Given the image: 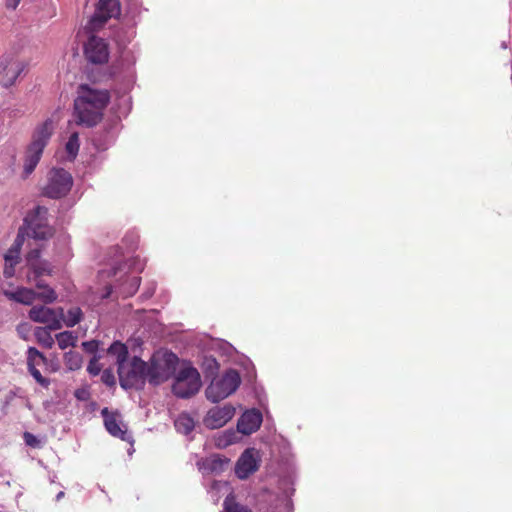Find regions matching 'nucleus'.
I'll use <instances>...</instances> for the list:
<instances>
[{"mask_svg": "<svg viewBox=\"0 0 512 512\" xmlns=\"http://www.w3.org/2000/svg\"><path fill=\"white\" fill-rule=\"evenodd\" d=\"M110 101L108 90H97L88 84L78 88V96L74 100L76 122L86 127H94L103 117V110Z\"/></svg>", "mask_w": 512, "mask_h": 512, "instance_id": "obj_1", "label": "nucleus"}, {"mask_svg": "<svg viewBox=\"0 0 512 512\" xmlns=\"http://www.w3.org/2000/svg\"><path fill=\"white\" fill-rule=\"evenodd\" d=\"M54 131L53 121L48 118L38 125L33 132L32 141L25 152L24 175L29 176L39 163L43 150Z\"/></svg>", "mask_w": 512, "mask_h": 512, "instance_id": "obj_2", "label": "nucleus"}, {"mask_svg": "<svg viewBox=\"0 0 512 512\" xmlns=\"http://www.w3.org/2000/svg\"><path fill=\"white\" fill-rule=\"evenodd\" d=\"M201 387V377L198 370L190 362H184L175 375L172 384L173 394L181 399H188L198 393Z\"/></svg>", "mask_w": 512, "mask_h": 512, "instance_id": "obj_3", "label": "nucleus"}, {"mask_svg": "<svg viewBox=\"0 0 512 512\" xmlns=\"http://www.w3.org/2000/svg\"><path fill=\"white\" fill-rule=\"evenodd\" d=\"M241 383L237 370L228 369L221 377H214L205 390L206 398L212 403H218L233 394Z\"/></svg>", "mask_w": 512, "mask_h": 512, "instance_id": "obj_4", "label": "nucleus"}, {"mask_svg": "<svg viewBox=\"0 0 512 512\" xmlns=\"http://www.w3.org/2000/svg\"><path fill=\"white\" fill-rule=\"evenodd\" d=\"M119 383L124 390L140 389L150 379L149 364L138 356H134L130 368L125 372V367H118Z\"/></svg>", "mask_w": 512, "mask_h": 512, "instance_id": "obj_5", "label": "nucleus"}, {"mask_svg": "<svg viewBox=\"0 0 512 512\" xmlns=\"http://www.w3.org/2000/svg\"><path fill=\"white\" fill-rule=\"evenodd\" d=\"M179 364L178 356L172 351H165L161 356H153L149 363L151 385H159L176 375Z\"/></svg>", "mask_w": 512, "mask_h": 512, "instance_id": "obj_6", "label": "nucleus"}, {"mask_svg": "<svg viewBox=\"0 0 512 512\" xmlns=\"http://www.w3.org/2000/svg\"><path fill=\"white\" fill-rule=\"evenodd\" d=\"M48 209L37 206L24 218L31 236L36 240H47L54 235V229L48 223Z\"/></svg>", "mask_w": 512, "mask_h": 512, "instance_id": "obj_7", "label": "nucleus"}, {"mask_svg": "<svg viewBox=\"0 0 512 512\" xmlns=\"http://www.w3.org/2000/svg\"><path fill=\"white\" fill-rule=\"evenodd\" d=\"M73 185L72 175L63 168H53L49 173V181L44 188V195L51 199L66 196Z\"/></svg>", "mask_w": 512, "mask_h": 512, "instance_id": "obj_8", "label": "nucleus"}, {"mask_svg": "<svg viewBox=\"0 0 512 512\" xmlns=\"http://www.w3.org/2000/svg\"><path fill=\"white\" fill-rule=\"evenodd\" d=\"M121 13L119 0H100L90 23L93 28H101L110 18H117Z\"/></svg>", "mask_w": 512, "mask_h": 512, "instance_id": "obj_9", "label": "nucleus"}, {"mask_svg": "<svg viewBox=\"0 0 512 512\" xmlns=\"http://www.w3.org/2000/svg\"><path fill=\"white\" fill-rule=\"evenodd\" d=\"M84 54L88 62L103 64L108 61V44L103 38L91 36L84 47Z\"/></svg>", "mask_w": 512, "mask_h": 512, "instance_id": "obj_10", "label": "nucleus"}, {"mask_svg": "<svg viewBox=\"0 0 512 512\" xmlns=\"http://www.w3.org/2000/svg\"><path fill=\"white\" fill-rule=\"evenodd\" d=\"M235 414V408L232 405L211 408L204 417L203 423L209 429H218L223 427Z\"/></svg>", "mask_w": 512, "mask_h": 512, "instance_id": "obj_11", "label": "nucleus"}, {"mask_svg": "<svg viewBox=\"0 0 512 512\" xmlns=\"http://www.w3.org/2000/svg\"><path fill=\"white\" fill-rule=\"evenodd\" d=\"M259 468V459L255 456V449L248 448L238 458L235 465V474L241 479H247Z\"/></svg>", "mask_w": 512, "mask_h": 512, "instance_id": "obj_12", "label": "nucleus"}, {"mask_svg": "<svg viewBox=\"0 0 512 512\" xmlns=\"http://www.w3.org/2000/svg\"><path fill=\"white\" fill-rule=\"evenodd\" d=\"M262 420V413L258 409L247 410L238 419L237 429L243 435H250L260 428Z\"/></svg>", "mask_w": 512, "mask_h": 512, "instance_id": "obj_13", "label": "nucleus"}, {"mask_svg": "<svg viewBox=\"0 0 512 512\" xmlns=\"http://www.w3.org/2000/svg\"><path fill=\"white\" fill-rule=\"evenodd\" d=\"M230 459L219 454L211 455L205 459H202L197 464L199 470L203 473H210L219 475L223 473L229 466Z\"/></svg>", "mask_w": 512, "mask_h": 512, "instance_id": "obj_14", "label": "nucleus"}, {"mask_svg": "<svg viewBox=\"0 0 512 512\" xmlns=\"http://www.w3.org/2000/svg\"><path fill=\"white\" fill-rule=\"evenodd\" d=\"M101 414L104 418V425L106 430L114 437H118L123 441L133 443L132 435L127 431V429H122L120 424L117 422L116 415L114 413H110L108 408H104L101 411Z\"/></svg>", "mask_w": 512, "mask_h": 512, "instance_id": "obj_15", "label": "nucleus"}, {"mask_svg": "<svg viewBox=\"0 0 512 512\" xmlns=\"http://www.w3.org/2000/svg\"><path fill=\"white\" fill-rule=\"evenodd\" d=\"M11 64V58L8 55H2L0 57V75L3 73H6V79L3 83V85L8 88L12 86L17 77L20 75V73L23 71V68L17 65L15 68H12L10 66Z\"/></svg>", "mask_w": 512, "mask_h": 512, "instance_id": "obj_16", "label": "nucleus"}, {"mask_svg": "<svg viewBox=\"0 0 512 512\" xmlns=\"http://www.w3.org/2000/svg\"><path fill=\"white\" fill-rule=\"evenodd\" d=\"M141 278L138 276H132L127 278L125 283H122L115 287V292L118 296L128 298L133 296L140 286Z\"/></svg>", "mask_w": 512, "mask_h": 512, "instance_id": "obj_17", "label": "nucleus"}, {"mask_svg": "<svg viewBox=\"0 0 512 512\" xmlns=\"http://www.w3.org/2000/svg\"><path fill=\"white\" fill-rule=\"evenodd\" d=\"M55 311L52 308L38 305L33 306L29 311V318L37 323L46 324L48 321L52 319Z\"/></svg>", "mask_w": 512, "mask_h": 512, "instance_id": "obj_18", "label": "nucleus"}, {"mask_svg": "<svg viewBox=\"0 0 512 512\" xmlns=\"http://www.w3.org/2000/svg\"><path fill=\"white\" fill-rule=\"evenodd\" d=\"M108 354L117 358L118 367H123L127 361L129 351L125 344L120 341H114L107 350Z\"/></svg>", "mask_w": 512, "mask_h": 512, "instance_id": "obj_19", "label": "nucleus"}, {"mask_svg": "<svg viewBox=\"0 0 512 512\" xmlns=\"http://www.w3.org/2000/svg\"><path fill=\"white\" fill-rule=\"evenodd\" d=\"M177 432L188 435L195 428L194 419L188 413H181L174 422Z\"/></svg>", "mask_w": 512, "mask_h": 512, "instance_id": "obj_20", "label": "nucleus"}, {"mask_svg": "<svg viewBox=\"0 0 512 512\" xmlns=\"http://www.w3.org/2000/svg\"><path fill=\"white\" fill-rule=\"evenodd\" d=\"M221 512H252V510L236 501L235 495L229 493L223 501V510Z\"/></svg>", "mask_w": 512, "mask_h": 512, "instance_id": "obj_21", "label": "nucleus"}, {"mask_svg": "<svg viewBox=\"0 0 512 512\" xmlns=\"http://www.w3.org/2000/svg\"><path fill=\"white\" fill-rule=\"evenodd\" d=\"M201 367H202V371L204 373L205 378L213 379L218 374L219 363L217 362V360L214 357L205 356L203 358Z\"/></svg>", "mask_w": 512, "mask_h": 512, "instance_id": "obj_22", "label": "nucleus"}, {"mask_svg": "<svg viewBox=\"0 0 512 512\" xmlns=\"http://www.w3.org/2000/svg\"><path fill=\"white\" fill-rule=\"evenodd\" d=\"M58 346L60 349L64 350L68 347H75L78 337L73 331H64L56 334L55 336Z\"/></svg>", "mask_w": 512, "mask_h": 512, "instance_id": "obj_23", "label": "nucleus"}, {"mask_svg": "<svg viewBox=\"0 0 512 512\" xmlns=\"http://www.w3.org/2000/svg\"><path fill=\"white\" fill-rule=\"evenodd\" d=\"M34 336L38 343L41 344L44 348L51 349L55 343L53 337L50 334V331H48V328L36 327Z\"/></svg>", "mask_w": 512, "mask_h": 512, "instance_id": "obj_24", "label": "nucleus"}, {"mask_svg": "<svg viewBox=\"0 0 512 512\" xmlns=\"http://www.w3.org/2000/svg\"><path fill=\"white\" fill-rule=\"evenodd\" d=\"M82 356L76 351H68L64 354V362L71 371L78 370L82 366Z\"/></svg>", "mask_w": 512, "mask_h": 512, "instance_id": "obj_25", "label": "nucleus"}, {"mask_svg": "<svg viewBox=\"0 0 512 512\" xmlns=\"http://www.w3.org/2000/svg\"><path fill=\"white\" fill-rule=\"evenodd\" d=\"M79 146V134L77 132H73L65 145V150L70 161H73L76 158L79 151Z\"/></svg>", "mask_w": 512, "mask_h": 512, "instance_id": "obj_26", "label": "nucleus"}, {"mask_svg": "<svg viewBox=\"0 0 512 512\" xmlns=\"http://www.w3.org/2000/svg\"><path fill=\"white\" fill-rule=\"evenodd\" d=\"M41 363L48 365V359L35 347H29L27 350V366L30 364L39 365Z\"/></svg>", "mask_w": 512, "mask_h": 512, "instance_id": "obj_27", "label": "nucleus"}, {"mask_svg": "<svg viewBox=\"0 0 512 512\" xmlns=\"http://www.w3.org/2000/svg\"><path fill=\"white\" fill-rule=\"evenodd\" d=\"M293 485L294 478L291 474L284 475L279 479V489L286 498H290L293 495L295 491Z\"/></svg>", "mask_w": 512, "mask_h": 512, "instance_id": "obj_28", "label": "nucleus"}, {"mask_svg": "<svg viewBox=\"0 0 512 512\" xmlns=\"http://www.w3.org/2000/svg\"><path fill=\"white\" fill-rule=\"evenodd\" d=\"M14 299L19 303L30 305L36 299V292L32 289L23 288L14 294Z\"/></svg>", "mask_w": 512, "mask_h": 512, "instance_id": "obj_29", "label": "nucleus"}, {"mask_svg": "<svg viewBox=\"0 0 512 512\" xmlns=\"http://www.w3.org/2000/svg\"><path fill=\"white\" fill-rule=\"evenodd\" d=\"M34 274V278H40L42 275H51L52 266L51 263L47 260H42L30 268Z\"/></svg>", "mask_w": 512, "mask_h": 512, "instance_id": "obj_30", "label": "nucleus"}, {"mask_svg": "<svg viewBox=\"0 0 512 512\" xmlns=\"http://www.w3.org/2000/svg\"><path fill=\"white\" fill-rule=\"evenodd\" d=\"M82 317V310L79 307H72L67 311L65 324L67 327H74L82 320Z\"/></svg>", "mask_w": 512, "mask_h": 512, "instance_id": "obj_31", "label": "nucleus"}, {"mask_svg": "<svg viewBox=\"0 0 512 512\" xmlns=\"http://www.w3.org/2000/svg\"><path fill=\"white\" fill-rule=\"evenodd\" d=\"M36 298L42 300L46 304H51L56 301L57 294L53 288L50 286L41 290V292L36 293Z\"/></svg>", "mask_w": 512, "mask_h": 512, "instance_id": "obj_32", "label": "nucleus"}, {"mask_svg": "<svg viewBox=\"0 0 512 512\" xmlns=\"http://www.w3.org/2000/svg\"><path fill=\"white\" fill-rule=\"evenodd\" d=\"M37 365L30 364L28 367L29 373L35 379V381L44 388H48L50 385V380L46 377H43L40 371L36 368Z\"/></svg>", "mask_w": 512, "mask_h": 512, "instance_id": "obj_33", "label": "nucleus"}, {"mask_svg": "<svg viewBox=\"0 0 512 512\" xmlns=\"http://www.w3.org/2000/svg\"><path fill=\"white\" fill-rule=\"evenodd\" d=\"M101 356L94 355L87 366V371L92 376H97L101 372V365L99 364Z\"/></svg>", "mask_w": 512, "mask_h": 512, "instance_id": "obj_34", "label": "nucleus"}, {"mask_svg": "<svg viewBox=\"0 0 512 512\" xmlns=\"http://www.w3.org/2000/svg\"><path fill=\"white\" fill-rule=\"evenodd\" d=\"M100 344L101 342L99 340L93 339L90 341L82 342L81 346L86 353L93 354L94 356L97 355Z\"/></svg>", "mask_w": 512, "mask_h": 512, "instance_id": "obj_35", "label": "nucleus"}, {"mask_svg": "<svg viewBox=\"0 0 512 512\" xmlns=\"http://www.w3.org/2000/svg\"><path fill=\"white\" fill-rule=\"evenodd\" d=\"M101 381L108 387H114L116 385V379L111 369H105L101 375Z\"/></svg>", "mask_w": 512, "mask_h": 512, "instance_id": "obj_36", "label": "nucleus"}, {"mask_svg": "<svg viewBox=\"0 0 512 512\" xmlns=\"http://www.w3.org/2000/svg\"><path fill=\"white\" fill-rule=\"evenodd\" d=\"M40 256H41V250L39 248H35V249H32L28 254H27V264L29 266V268H31L33 266V264H36L40 261H42L40 259Z\"/></svg>", "mask_w": 512, "mask_h": 512, "instance_id": "obj_37", "label": "nucleus"}, {"mask_svg": "<svg viewBox=\"0 0 512 512\" xmlns=\"http://www.w3.org/2000/svg\"><path fill=\"white\" fill-rule=\"evenodd\" d=\"M19 253L18 248L11 247L4 256L5 262L18 263Z\"/></svg>", "mask_w": 512, "mask_h": 512, "instance_id": "obj_38", "label": "nucleus"}, {"mask_svg": "<svg viewBox=\"0 0 512 512\" xmlns=\"http://www.w3.org/2000/svg\"><path fill=\"white\" fill-rule=\"evenodd\" d=\"M23 439L27 446H30L33 448L38 447L40 444V441L38 440V438L30 432H25L23 434Z\"/></svg>", "mask_w": 512, "mask_h": 512, "instance_id": "obj_39", "label": "nucleus"}, {"mask_svg": "<svg viewBox=\"0 0 512 512\" xmlns=\"http://www.w3.org/2000/svg\"><path fill=\"white\" fill-rule=\"evenodd\" d=\"M44 328H48V331H55L62 328L61 321L57 318L56 313L52 316V319L46 323Z\"/></svg>", "mask_w": 512, "mask_h": 512, "instance_id": "obj_40", "label": "nucleus"}, {"mask_svg": "<svg viewBox=\"0 0 512 512\" xmlns=\"http://www.w3.org/2000/svg\"><path fill=\"white\" fill-rule=\"evenodd\" d=\"M17 263H8V262H5V267H4V271H3V274H4V277L5 278H11L14 276L15 274V265Z\"/></svg>", "mask_w": 512, "mask_h": 512, "instance_id": "obj_41", "label": "nucleus"}, {"mask_svg": "<svg viewBox=\"0 0 512 512\" xmlns=\"http://www.w3.org/2000/svg\"><path fill=\"white\" fill-rule=\"evenodd\" d=\"M23 241H24V238L23 236L20 234V232L18 233L15 241H14V244L12 245V247L14 248H18V250L20 251V248L23 244Z\"/></svg>", "mask_w": 512, "mask_h": 512, "instance_id": "obj_42", "label": "nucleus"}, {"mask_svg": "<svg viewBox=\"0 0 512 512\" xmlns=\"http://www.w3.org/2000/svg\"><path fill=\"white\" fill-rule=\"evenodd\" d=\"M34 279H35V281H36V284H35V285H36V287H37L38 289H40V290H44L45 288L49 287V285H47V284L45 283V281H43L42 279H40V278H34Z\"/></svg>", "mask_w": 512, "mask_h": 512, "instance_id": "obj_43", "label": "nucleus"}, {"mask_svg": "<svg viewBox=\"0 0 512 512\" xmlns=\"http://www.w3.org/2000/svg\"><path fill=\"white\" fill-rule=\"evenodd\" d=\"M114 293L113 286L107 285L105 287V293L103 294L102 298H109Z\"/></svg>", "mask_w": 512, "mask_h": 512, "instance_id": "obj_44", "label": "nucleus"}, {"mask_svg": "<svg viewBox=\"0 0 512 512\" xmlns=\"http://www.w3.org/2000/svg\"><path fill=\"white\" fill-rule=\"evenodd\" d=\"M21 0H6V5L8 8L16 9Z\"/></svg>", "mask_w": 512, "mask_h": 512, "instance_id": "obj_45", "label": "nucleus"}, {"mask_svg": "<svg viewBox=\"0 0 512 512\" xmlns=\"http://www.w3.org/2000/svg\"><path fill=\"white\" fill-rule=\"evenodd\" d=\"M75 397L79 400H85L86 399V392L84 390H77L75 392Z\"/></svg>", "mask_w": 512, "mask_h": 512, "instance_id": "obj_46", "label": "nucleus"}, {"mask_svg": "<svg viewBox=\"0 0 512 512\" xmlns=\"http://www.w3.org/2000/svg\"><path fill=\"white\" fill-rule=\"evenodd\" d=\"M64 492L63 491H60L57 495H56V501H59L61 500L63 497H64Z\"/></svg>", "mask_w": 512, "mask_h": 512, "instance_id": "obj_47", "label": "nucleus"}, {"mask_svg": "<svg viewBox=\"0 0 512 512\" xmlns=\"http://www.w3.org/2000/svg\"><path fill=\"white\" fill-rule=\"evenodd\" d=\"M502 47H503V48H506V47H507L505 42H503V43H502Z\"/></svg>", "mask_w": 512, "mask_h": 512, "instance_id": "obj_48", "label": "nucleus"}]
</instances>
